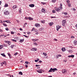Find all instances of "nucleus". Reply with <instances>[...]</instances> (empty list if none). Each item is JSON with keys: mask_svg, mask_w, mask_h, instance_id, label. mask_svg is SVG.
I'll return each instance as SVG.
<instances>
[{"mask_svg": "<svg viewBox=\"0 0 77 77\" xmlns=\"http://www.w3.org/2000/svg\"><path fill=\"white\" fill-rule=\"evenodd\" d=\"M37 67L38 66H40V65H35Z\"/></svg>", "mask_w": 77, "mask_h": 77, "instance_id": "3c124183", "label": "nucleus"}, {"mask_svg": "<svg viewBox=\"0 0 77 77\" xmlns=\"http://www.w3.org/2000/svg\"><path fill=\"white\" fill-rule=\"evenodd\" d=\"M66 20H63L62 21V25L63 26H64L66 24Z\"/></svg>", "mask_w": 77, "mask_h": 77, "instance_id": "f03ea898", "label": "nucleus"}, {"mask_svg": "<svg viewBox=\"0 0 77 77\" xmlns=\"http://www.w3.org/2000/svg\"><path fill=\"white\" fill-rule=\"evenodd\" d=\"M0 32H3V30L0 29Z\"/></svg>", "mask_w": 77, "mask_h": 77, "instance_id": "052dcab7", "label": "nucleus"}, {"mask_svg": "<svg viewBox=\"0 0 77 77\" xmlns=\"http://www.w3.org/2000/svg\"><path fill=\"white\" fill-rule=\"evenodd\" d=\"M14 54L15 56H17V55L18 54V53L16 52L15 54Z\"/></svg>", "mask_w": 77, "mask_h": 77, "instance_id": "473e14b6", "label": "nucleus"}, {"mask_svg": "<svg viewBox=\"0 0 77 77\" xmlns=\"http://www.w3.org/2000/svg\"><path fill=\"white\" fill-rule=\"evenodd\" d=\"M11 40L12 41H13L14 42H17V40L14 39H11Z\"/></svg>", "mask_w": 77, "mask_h": 77, "instance_id": "393cba45", "label": "nucleus"}, {"mask_svg": "<svg viewBox=\"0 0 77 77\" xmlns=\"http://www.w3.org/2000/svg\"><path fill=\"white\" fill-rule=\"evenodd\" d=\"M56 0H52V2H53V3H55V2H56Z\"/></svg>", "mask_w": 77, "mask_h": 77, "instance_id": "c85d7f7f", "label": "nucleus"}, {"mask_svg": "<svg viewBox=\"0 0 77 77\" xmlns=\"http://www.w3.org/2000/svg\"><path fill=\"white\" fill-rule=\"evenodd\" d=\"M35 62H38V60H35Z\"/></svg>", "mask_w": 77, "mask_h": 77, "instance_id": "49530a36", "label": "nucleus"}, {"mask_svg": "<svg viewBox=\"0 0 77 77\" xmlns=\"http://www.w3.org/2000/svg\"><path fill=\"white\" fill-rule=\"evenodd\" d=\"M68 51H69V52H70L71 53H72L73 52V51L71 50H70Z\"/></svg>", "mask_w": 77, "mask_h": 77, "instance_id": "5701e85b", "label": "nucleus"}, {"mask_svg": "<svg viewBox=\"0 0 77 77\" xmlns=\"http://www.w3.org/2000/svg\"><path fill=\"white\" fill-rule=\"evenodd\" d=\"M62 72L63 74H66V69H63Z\"/></svg>", "mask_w": 77, "mask_h": 77, "instance_id": "39448f33", "label": "nucleus"}, {"mask_svg": "<svg viewBox=\"0 0 77 77\" xmlns=\"http://www.w3.org/2000/svg\"><path fill=\"white\" fill-rule=\"evenodd\" d=\"M39 62H40V63H41L42 62V61L40 60L39 61V62H38V63H39Z\"/></svg>", "mask_w": 77, "mask_h": 77, "instance_id": "bf43d9fd", "label": "nucleus"}, {"mask_svg": "<svg viewBox=\"0 0 77 77\" xmlns=\"http://www.w3.org/2000/svg\"><path fill=\"white\" fill-rule=\"evenodd\" d=\"M3 47H7L6 45L5 44H3Z\"/></svg>", "mask_w": 77, "mask_h": 77, "instance_id": "c756f323", "label": "nucleus"}, {"mask_svg": "<svg viewBox=\"0 0 77 77\" xmlns=\"http://www.w3.org/2000/svg\"><path fill=\"white\" fill-rule=\"evenodd\" d=\"M33 41H34V42H35V41H36V39H33Z\"/></svg>", "mask_w": 77, "mask_h": 77, "instance_id": "864d4df0", "label": "nucleus"}, {"mask_svg": "<svg viewBox=\"0 0 77 77\" xmlns=\"http://www.w3.org/2000/svg\"><path fill=\"white\" fill-rule=\"evenodd\" d=\"M25 63H26V64H27V65H28V64H29V62L28 61H26L25 62Z\"/></svg>", "mask_w": 77, "mask_h": 77, "instance_id": "72a5a7b5", "label": "nucleus"}, {"mask_svg": "<svg viewBox=\"0 0 77 77\" xmlns=\"http://www.w3.org/2000/svg\"><path fill=\"white\" fill-rule=\"evenodd\" d=\"M42 12H43V13H45L46 12V11L44 8H42Z\"/></svg>", "mask_w": 77, "mask_h": 77, "instance_id": "423d86ee", "label": "nucleus"}, {"mask_svg": "<svg viewBox=\"0 0 77 77\" xmlns=\"http://www.w3.org/2000/svg\"><path fill=\"white\" fill-rule=\"evenodd\" d=\"M61 50L63 51H66V49L65 48H62Z\"/></svg>", "mask_w": 77, "mask_h": 77, "instance_id": "9b49d317", "label": "nucleus"}, {"mask_svg": "<svg viewBox=\"0 0 77 77\" xmlns=\"http://www.w3.org/2000/svg\"><path fill=\"white\" fill-rule=\"evenodd\" d=\"M35 26L37 27H39V26H40V24L36 23V24H35Z\"/></svg>", "mask_w": 77, "mask_h": 77, "instance_id": "9d476101", "label": "nucleus"}, {"mask_svg": "<svg viewBox=\"0 0 77 77\" xmlns=\"http://www.w3.org/2000/svg\"><path fill=\"white\" fill-rule=\"evenodd\" d=\"M3 26H5V27H7V26L6 24H5V23H3Z\"/></svg>", "mask_w": 77, "mask_h": 77, "instance_id": "a878e982", "label": "nucleus"}, {"mask_svg": "<svg viewBox=\"0 0 77 77\" xmlns=\"http://www.w3.org/2000/svg\"><path fill=\"white\" fill-rule=\"evenodd\" d=\"M19 13H20L21 14V13H22V11H21V9L20 8L19 10Z\"/></svg>", "mask_w": 77, "mask_h": 77, "instance_id": "f3484780", "label": "nucleus"}, {"mask_svg": "<svg viewBox=\"0 0 77 77\" xmlns=\"http://www.w3.org/2000/svg\"><path fill=\"white\" fill-rule=\"evenodd\" d=\"M34 44L35 45H38V44L35 42H34Z\"/></svg>", "mask_w": 77, "mask_h": 77, "instance_id": "e433bc0d", "label": "nucleus"}, {"mask_svg": "<svg viewBox=\"0 0 77 77\" xmlns=\"http://www.w3.org/2000/svg\"><path fill=\"white\" fill-rule=\"evenodd\" d=\"M1 54L2 55V56H4V57H6V55L4 54Z\"/></svg>", "mask_w": 77, "mask_h": 77, "instance_id": "412c9836", "label": "nucleus"}, {"mask_svg": "<svg viewBox=\"0 0 77 77\" xmlns=\"http://www.w3.org/2000/svg\"><path fill=\"white\" fill-rule=\"evenodd\" d=\"M5 43H7V44H9V42L7 41H5Z\"/></svg>", "mask_w": 77, "mask_h": 77, "instance_id": "c9c22d12", "label": "nucleus"}, {"mask_svg": "<svg viewBox=\"0 0 77 77\" xmlns=\"http://www.w3.org/2000/svg\"><path fill=\"white\" fill-rule=\"evenodd\" d=\"M8 42V43L9 45H11V44H10V42Z\"/></svg>", "mask_w": 77, "mask_h": 77, "instance_id": "5fc2aeb1", "label": "nucleus"}, {"mask_svg": "<svg viewBox=\"0 0 77 77\" xmlns=\"http://www.w3.org/2000/svg\"><path fill=\"white\" fill-rule=\"evenodd\" d=\"M68 6L69 7H71V5H70L69 4H68Z\"/></svg>", "mask_w": 77, "mask_h": 77, "instance_id": "4d7b16f0", "label": "nucleus"}, {"mask_svg": "<svg viewBox=\"0 0 77 77\" xmlns=\"http://www.w3.org/2000/svg\"><path fill=\"white\" fill-rule=\"evenodd\" d=\"M38 40H39V39H35V41H38Z\"/></svg>", "mask_w": 77, "mask_h": 77, "instance_id": "69168bd1", "label": "nucleus"}, {"mask_svg": "<svg viewBox=\"0 0 77 77\" xmlns=\"http://www.w3.org/2000/svg\"><path fill=\"white\" fill-rule=\"evenodd\" d=\"M72 10H73V11H76V9H75V8H72Z\"/></svg>", "mask_w": 77, "mask_h": 77, "instance_id": "37998d69", "label": "nucleus"}, {"mask_svg": "<svg viewBox=\"0 0 77 77\" xmlns=\"http://www.w3.org/2000/svg\"><path fill=\"white\" fill-rule=\"evenodd\" d=\"M55 71H57V69L56 68H54L53 69L52 68H51L48 71L49 72H55Z\"/></svg>", "mask_w": 77, "mask_h": 77, "instance_id": "f257e3e1", "label": "nucleus"}, {"mask_svg": "<svg viewBox=\"0 0 77 77\" xmlns=\"http://www.w3.org/2000/svg\"><path fill=\"white\" fill-rule=\"evenodd\" d=\"M6 30H7V31H9V29H8V28H5Z\"/></svg>", "mask_w": 77, "mask_h": 77, "instance_id": "f704fd0d", "label": "nucleus"}, {"mask_svg": "<svg viewBox=\"0 0 77 77\" xmlns=\"http://www.w3.org/2000/svg\"><path fill=\"white\" fill-rule=\"evenodd\" d=\"M53 23H50L49 24V25H50V26H52L53 25Z\"/></svg>", "mask_w": 77, "mask_h": 77, "instance_id": "cd10ccee", "label": "nucleus"}, {"mask_svg": "<svg viewBox=\"0 0 77 77\" xmlns=\"http://www.w3.org/2000/svg\"><path fill=\"white\" fill-rule=\"evenodd\" d=\"M29 17H25V20H28V19H29Z\"/></svg>", "mask_w": 77, "mask_h": 77, "instance_id": "4c0bfd02", "label": "nucleus"}, {"mask_svg": "<svg viewBox=\"0 0 77 77\" xmlns=\"http://www.w3.org/2000/svg\"><path fill=\"white\" fill-rule=\"evenodd\" d=\"M60 7H62V4H60Z\"/></svg>", "mask_w": 77, "mask_h": 77, "instance_id": "e2e57ef3", "label": "nucleus"}, {"mask_svg": "<svg viewBox=\"0 0 77 77\" xmlns=\"http://www.w3.org/2000/svg\"><path fill=\"white\" fill-rule=\"evenodd\" d=\"M17 8V5H14L13 7V8L14 9H16V8Z\"/></svg>", "mask_w": 77, "mask_h": 77, "instance_id": "a211bd4d", "label": "nucleus"}, {"mask_svg": "<svg viewBox=\"0 0 77 77\" xmlns=\"http://www.w3.org/2000/svg\"><path fill=\"white\" fill-rule=\"evenodd\" d=\"M11 34H14V32L13 31H12L11 32Z\"/></svg>", "mask_w": 77, "mask_h": 77, "instance_id": "de8ad7c7", "label": "nucleus"}, {"mask_svg": "<svg viewBox=\"0 0 77 77\" xmlns=\"http://www.w3.org/2000/svg\"><path fill=\"white\" fill-rule=\"evenodd\" d=\"M42 4V5H46V2H41Z\"/></svg>", "mask_w": 77, "mask_h": 77, "instance_id": "bb28decb", "label": "nucleus"}, {"mask_svg": "<svg viewBox=\"0 0 77 77\" xmlns=\"http://www.w3.org/2000/svg\"><path fill=\"white\" fill-rule=\"evenodd\" d=\"M19 74L20 75H23V73L21 72H20L19 73Z\"/></svg>", "mask_w": 77, "mask_h": 77, "instance_id": "b1692460", "label": "nucleus"}, {"mask_svg": "<svg viewBox=\"0 0 77 77\" xmlns=\"http://www.w3.org/2000/svg\"><path fill=\"white\" fill-rule=\"evenodd\" d=\"M41 23H45V21H41Z\"/></svg>", "mask_w": 77, "mask_h": 77, "instance_id": "58836bf2", "label": "nucleus"}, {"mask_svg": "<svg viewBox=\"0 0 77 77\" xmlns=\"http://www.w3.org/2000/svg\"><path fill=\"white\" fill-rule=\"evenodd\" d=\"M3 48V45H0V49Z\"/></svg>", "mask_w": 77, "mask_h": 77, "instance_id": "2f4dec72", "label": "nucleus"}, {"mask_svg": "<svg viewBox=\"0 0 77 77\" xmlns=\"http://www.w3.org/2000/svg\"><path fill=\"white\" fill-rule=\"evenodd\" d=\"M64 15H68V13L66 12H64Z\"/></svg>", "mask_w": 77, "mask_h": 77, "instance_id": "ea45409f", "label": "nucleus"}, {"mask_svg": "<svg viewBox=\"0 0 77 77\" xmlns=\"http://www.w3.org/2000/svg\"><path fill=\"white\" fill-rule=\"evenodd\" d=\"M74 57V55H69L68 56V57Z\"/></svg>", "mask_w": 77, "mask_h": 77, "instance_id": "f8f14e48", "label": "nucleus"}, {"mask_svg": "<svg viewBox=\"0 0 77 77\" xmlns=\"http://www.w3.org/2000/svg\"><path fill=\"white\" fill-rule=\"evenodd\" d=\"M8 56H9L10 58H12V57L11 56V55L10 53H8Z\"/></svg>", "mask_w": 77, "mask_h": 77, "instance_id": "2eb2a0df", "label": "nucleus"}, {"mask_svg": "<svg viewBox=\"0 0 77 77\" xmlns=\"http://www.w3.org/2000/svg\"><path fill=\"white\" fill-rule=\"evenodd\" d=\"M58 56H59V57H61V56H62V55H61L60 54H59L58 55Z\"/></svg>", "mask_w": 77, "mask_h": 77, "instance_id": "603ef678", "label": "nucleus"}, {"mask_svg": "<svg viewBox=\"0 0 77 77\" xmlns=\"http://www.w3.org/2000/svg\"><path fill=\"white\" fill-rule=\"evenodd\" d=\"M59 7V8H60V9H62V7Z\"/></svg>", "mask_w": 77, "mask_h": 77, "instance_id": "0e129e2a", "label": "nucleus"}, {"mask_svg": "<svg viewBox=\"0 0 77 77\" xmlns=\"http://www.w3.org/2000/svg\"><path fill=\"white\" fill-rule=\"evenodd\" d=\"M20 30H21V31H23V29L22 28H20Z\"/></svg>", "mask_w": 77, "mask_h": 77, "instance_id": "6e6d98bb", "label": "nucleus"}, {"mask_svg": "<svg viewBox=\"0 0 77 77\" xmlns=\"http://www.w3.org/2000/svg\"><path fill=\"white\" fill-rule=\"evenodd\" d=\"M75 27L77 28V24L75 26Z\"/></svg>", "mask_w": 77, "mask_h": 77, "instance_id": "774afa93", "label": "nucleus"}, {"mask_svg": "<svg viewBox=\"0 0 77 77\" xmlns=\"http://www.w3.org/2000/svg\"><path fill=\"white\" fill-rule=\"evenodd\" d=\"M52 12H53V13H55L56 11H55V10H53L52 11Z\"/></svg>", "mask_w": 77, "mask_h": 77, "instance_id": "a19ab883", "label": "nucleus"}, {"mask_svg": "<svg viewBox=\"0 0 77 77\" xmlns=\"http://www.w3.org/2000/svg\"><path fill=\"white\" fill-rule=\"evenodd\" d=\"M31 50L32 51H37V48H32L31 49Z\"/></svg>", "mask_w": 77, "mask_h": 77, "instance_id": "0eeeda50", "label": "nucleus"}, {"mask_svg": "<svg viewBox=\"0 0 77 77\" xmlns=\"http://www.w3.org/2000/svg\"><path fill=\"white\" fill-rule=\"evenodd\" d=\"M3 64H5V63H5V61H4L3 62Z\"/></svg>", "mask_w": 77, "mask_h": 77, "instance_id": "680f3d73", "label": "nucleus"}, {"mask_svg": "<svg viewBox=\"0 0 77 77\" xmlns=\"http://www.w3.org/2000/svg\"><path fill=\"white\" fill-rule=\"evenodd\" d=\"M14 45H11V47L12 48H14Z\"/></svg>", "mask_w": 77, "mask_h": 77, "instance_id": "79ce46f5", "label": "nucleus"}, {"mask_svg": "<svg viewBox=\"0 0 77 77\" xmlns=\"http://www.w3.org/2000/svg\"><path fill=\"white\" fill-rule=\"evenodd\" d=\"M55 9L57 12H59L60 11V8H55Z\"/></svg>", "mask_w": 77, "mask_h": 77, "instance_id": "20e7f679", "label": "nucleus"}, {"mask_svg": "<svg viewBox=\"0 0 77 77\" xmlns=\"http://www.w3.org/2000/svg\"><path fill=\"white\" fill-rule=\"evenodd\" d=\"M73 42L74 44H75V45H76V44H77V41L76 40H75L74 42Z\"/></svg>", "mask_w": 77, "mask_h": 77, "instance_id": "dca6fc26", "label": "nucleus"}, {"mask_svg": "<svg viewBox=\"0 0 77 77\" xmlns=\"http://www.w3.org/2000/svg\"><path fill=\"white\" fill-rule=\"evenodd\" d=\"M37 71L39 73H42V72L40 70H37Z\"/></svg>", "mask_w": 77, "mask_h": 77, "instance_id": "4be33fe9", "label": "nucleus"}, {"mask_svg": "<svg viewBox=\"0 0 77 77\" xmlns=\"http://www.w3.org/2000/svg\"><path fill=\"white\" fill-rule=\"evenodd\" d=\"M4 15H8L9 14V12L8 11H5L4 13Z\"/></svg>", "mask_w": 77, "mask_h": 77, "instance_id": "7ed1b4c3", "label": "nucleus"}, {"mask_svg": "<svg viewBox=\"0 0 77 77\" xmlns=\"http://www.w3.org/2000/svg\"><path fill=\"white\" fill-rule=\"evenodd\" d=\"M23 36H25V37H26V38H28V36H27L25 35H23Z\"/></svg>", "mask_w": 77, "mask_h": 77, "instance_id": "09e8293b", "label": "nucleus"}, {"mask_svg": "<svg viewBox=\"0 0 77 77\" xmlns=\"http://www.w3.org/2000/svg\"><path fill=\"white\" fill-rule=\"evenodd\" d=\"M29 6L30 7H31V8H33V7H35V5L33 4H30V5H29Z\"/></svg>", "mask_w": 77, "mask_h": 77, "instance_id": "1a4fd4ad", "label": "nucleus"}, {"mask_svg": "<svg viewBox=\"0 0 77 77\" xmlns=\"http://www.w3.org/2000/svg\"><path fill=\"white\" fill-rule=\"evenodd\" d=\"M56 27L57 28L56 29L57 31H59V29L60 28V27L59 26H57Z\"/></svg>", "mask_w": 77, "mask_h": 77, "instance_id": "6e6552de", "label": "nucleus"}, {"mask_svg": "<svg viewBox=\"0 0 77 77\" xmlns=\"http://www.w3.org/2000/svg\"><path fill=\"white\" fill-rule=\"evenodd\" d=\"M43 55H44L45 56H46L47 55V53L45 52L43 53Z\"/></svg>", "mask_w": 77, "mask_h": 77, "instance_id": "aec40b11", "label": "nucleus"}, {"mask_svg": "<svg viewBox=\"0 0 77 77\" xmlns=\"http://www.w3.org/2000/svg\"><path fill=\"white\" fill-rule=\"evenodd\" d=\"M5 22L6 23H9V20H5Z\"/></svg>", "mask_w": 77, "mask_h": 77, "instance_id": "a18cd8bd", "label": "nucleus"}, {"mask_svg": "<svg viewBox=\"0 0 77 77\" xmlns=\"http://www.w3.org/2000/svg\"><path fill=\"white\" fill-rule=\"evenodd\" d=\"M75 72H74L73 73V75H75Z\"/></svg>", "mask_w": 77, "mask_h": 77, "instance_id": "338daca9", "label": "nucleus"}, {"mask_svg": "<svg viewBox=\"0 0 77 77\" xmlns=\"http://www.w3.org/2000/svg\"><path fill=\"white\" fill-rule=\"evenodd\" d=\"M29 20H33V18L31 17H29V18L28 19Z\"/></svg>", "mask_w": 77, "mask_h": 77, "instance_id": "6ab92c4d", "label": "nucleus"}, {"mask_svg": "<svg viewBox=\"0 0 77 77\" xmlns=\"http://www.w3.org/2000/svg\"><path fill=\"white\" fill-rule=\"evenodd\" d=\"M66 2H67V3H69V0H67L66 1Z\"/></svg>", "mask_w": 77, "mask_h": 77, "instance_id": "c03bdc74", "label": "nucleus"}, {"mask_svg": "<svg viewBox=\"0 0 77 77\" xmlns=\"http://www.w3.org/2000/svg\"><path fill=\"white\" fill-rule=\"evenodd\" d=\"M8 4H5V7H8Z\"/></svg>", "mask_w": 77, "mask_h": 77, "instance_id": "7c9ffc66", "label": "nucleus"}, {"mask_svg": "<svg viewBox=\"0 0 77 77\" xmlns=\"http://www.w3.org/2000/svg\"><path fill=\"white\" fill-rule=\"evenodd\" d=\"M44 30V29L43 28H40L39 29V30H40V31H42V30Z\"/></svg>", "mask_w": 77, "mask_h": 77, "instance_id": "4468645a", "label": "nucleus"}, {"mask_svg": "<svg viewBox=\"0 0 77 77\" xmlns=\"http://www.w3.org/2000/svg\"><path fill=\"white\" fill-rule=\"evenodd\" d=\"M24 39H20V40L19 41L20 42H24Z\"/></svg>", "mask_w": 77, "mask_h": 77, "instance_id": "ddd939ff", "label": "nucleus"}, {"mask_svg": "<svg viewBox=\"0 0 77 77\" xmlns=\"http://www.w3.org/2000/svg\"><path fill=\"white\" fill-rule=\"evenodd\" d=\"M74 38V36H72L71 37V38Z\"/></svg>", "mask_w": 77, "mask_h": 77, "instance_id": "13d9d810", "label": "nucleus"}, {"mask_svg": "<svg viewBox=\"0 0 77 77\" xmlns=\"http://www.w3.org/2000/svg\"><path fill=\"white\" fill-rule=\"evenodd\" d=\"M66 61H67L66 60H63V61L64 62H66Z\"/></svg>", "mask_w": 77, "mask_h": 77, "instance_id": "8fccbe9b", "label": "nucleus"}]
</instances>
